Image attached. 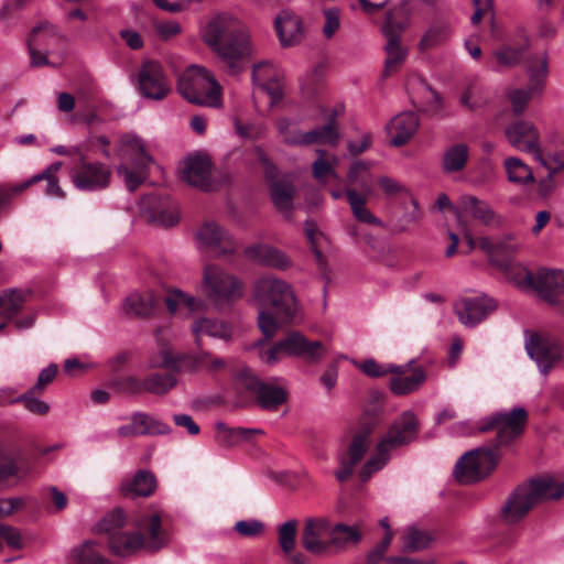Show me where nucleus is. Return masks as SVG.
<instances>
[{"label":"nucleus","instance_id":"obj_1","mask_svg":"<svg viewBox=\"0 0 564 564\" xmlns=\"http://www.w3.org/2000/svg\"><path fill=\"white\" fill-rule=\"evenodd\" d=\"M202 39L217 55L224 70L240 74L256 53L248 28L235 17L223 13L212 18L200 31Z\"/></svg>","mask_w":564,"mask_h":564},{"label":"nucleus","instance_id":"obj_2","mask_svg":"<svg viewBox=\"0 0 564 564\" xmlns=\"http://www.w3.org/2000/svg\"><path fill=\"white\" fill-rule=\"evenodd\" d=\"M254 301L261 306H270L278 317L270 311L261 308L258 314V326L263 336L273 337L281 324L295 319L297 301L294 291L286 281L271 274L260 276L253 285Z\"/></svg>","mask_w":564,"mask_h":564},{"label":"nucleus","instance_id":"obj_3","mask_svg":"<svg viewBox=\"0 0 564 564\" xmlns=\"http://www.w3.org/2000/svg\"><path fill=\"white\" fill-rule=\"evenodd\" d=\"M177 91L188 102L210 108L223 105V89L205 67L191 65L178 76Z\"/></svg>","mask_w":564,"mask_h":564},{"label":"nucleus","instance_id":"obj_4","mask_svg":"<svg viewBox=\"0 0 564 564\" xmlns=\"http://www.w3.org/2000/svg\"><path fill=\"white\" fill-rule=\"evenodd\" d=\"M202 286L206 299L216 305L236 301L243 295V283L215 264L204 267Z\"/></svg>","mask_w":564,"mask_h":564},{"label":"nucleus","instance_id":"obj_5","mask_svg":"<svg viewBox=\"0 0 564 564\" xmlns=\"http://www.w3.org/2000/svg\"><path fill=\"white\" fill-rule=\"evenodd\" d=\"M527 422L528 412L524 408L518 406L509 412H497L484 419L478 426V431L481 433L496 431V444L492 448H497V452H499V447L509 445L522 435Z\"/></svg>","mask_w":564,"mask_h":564},{"label":"nucleus","instance_id":"obj_6","mask_svg":"<svg viewBox=\"0 0 564 564\" xmlns=\"http://www.w3.org/2000/svg\"><path fill=\"white\" fill-rule=\"evenodd\" d=\"M499 459L497 448L479 447L465 453L456 463L454 476L460 484H474L487 477Z\"/></svg>","mask_w":564,"mask_h":564},{"label":"nucleus","instance_id":"obj_7","mask_svg":"<svg viewBox=\"0 0 564 564\" xmlns=\"http://www.w3.org/2000/svg\"><path fill=\"white\" fill-rule=\"evenodd\" d=\"M518 286L533 289L551 304L556 303V296L564 294V272L562 270L540 269L536 273L523 268L514 278Z\"/></svg>","mask_w":564,"mask_h":564},{"label":"nucleus","instance_id":"obj_8","mask_svg":"<svg viewBox=\"0 0 564 564\" xmlns=\"http://www.w3.org/2000/svg\"><path fill=\"white\" fill-rule=\"evenodd\" d=\"M257 156L263 166L265 181L274 207L284 214H290L293 208L295 187L286 175H280L279 169L271 162L264 151L257 149Z\"/></svg>","mask_w":564,"mask_h":564},{"label":"nucleus","instance_id":"obj_9","mask_svg":"<svg viewBox=\"0 0 564 564\" xmlns=\"http://www.w3.org/2000/svg\"><path fill=\"white\" fill-rule=\"evenodd\" d=\"M421 424L416 414L406 410L393 419L388 431L382 437L381 448L395 451L414 443L420 433Z\"/></svg>","mask_w":564,"mask_h":564},{"label":"nucleus","instance_id":"obj_10","mask_svg":"<svg viewBox=\"0 0 564 564\" xmlns=\"http://www.w3.org/2000/svg\"><path fill=\"white\" fill-rule=\"evenodd\" d=\"M237 384L254 395L258 404L264 410H275L288 399L284 388L261 381L248 369L240 371Z\"/></svg>","mask_w":564,"mask_h":564},{"label":"nucleus","instance_id":"obj_11","mask_svg":"<svg viewBox=\"0 0 564 564\" xmlns=\"http://www.w3.org/2000/svg\"><path fill=\"white\" fill-rule=\"evenodd\" d=\"M73 185L83 192H97L107 188L111 180V170L100 162H88L82 155L80 161L70 171Z\"/></svg>","mask_w":564,"mask_h":564},{"label":"nucleus","instance_id":"obj_12","mask_svg":"<svg viewBox=\"0 0 564 564\" xmlns=\"http://www.w3.org/2000/svg\"><path fill=\"white\" fill-rule=\"evenodd\" d=\"M138 85L142 96L153 100H163L171 93L163 65L154 59L142 62L138 73Z\"/></svg>","mask_w":564,"mask_h":564},{"label":"nucleus","instance_id":"obj_13","mask_svg":"<svg viewBox=\"0 0 564 564\" xmlns=\"http://www.w3.org/2000/svg\"><path fill=\"white\" fill-rule=\"evenodd\" d=\"M525 350L544 375L562 359V346L560 341L554 337L538 333H532L527 337Z\"/></svg>","mask_w":564,"mask_h":564},{"label":"nucleus","instance_id":"obj_14","mask_svg":"<svg viewBox=\"0 0 564 564\" xmlns=\"http://www.w3.org/2000/svg\"><path fill=\"white\" fill-rule=\"evenodd\" d=\"M508 143L518 151L532 154L534 158L541 149V133L534 122L517 119L503 129Z\"/></svg>","mask_w":564,"mask_h":564},{"label":"nucleus","instance_id":"obj_15","mask_svg":"<svg viewBox=\"0 0 564 564\" xmlns=\"http://www.w3.org/2000/svg\"><path fill=\"white\" fill-rule=\"evenodd\" d=\"M497 308V302L485 294L464 296L454 303V313L466 327H475Z\"/></svg>","mask_w":564,"mask_h":564},{"label":"nucleus","instance_id":"obj_16","mask_svg":"<svg viewBox=\"0 0 564 564\" xmlns=\"http://www.w3.org/2000/svg\"><path fill=\"white\" fill-rule=\"evenodd\" d=\"M332 528L325 517L307 518L301 536L303 547L313 555L326 554L332 546Z\"/></svg>","mask_w":564,"mask_h":564},{"label":"nucleus","instance_id":"obj_17","mask_svg":"<svg viewBox=\"0 0 564 564\" xmlns=\"http://www.w3.org/2000/svg\"><path fill=\"white\" fill-rule=\"evenodd\" d=\"M196 238L202 247L216 257L230 256L237 250L234 237L214 221L205 223L196 232Z\"/></svg>","mask_w":564,"mask_h":564},{"label":"nucleus","instance_id":"obj_18","mask_svg":"<svg viewBox=\"0 0 564 564\" xmlns=\"http://www.w3.org/2000/svg\"><path fill=\"white\" fill-rule=\"evenodd\" d=\"M404 26L402 23H395L392 14L388 13L386 21L382 25V32L387 37L386 52L387 58L384 62L383 74L389 76L398 70L406 57V50L400 44V33Z\"/></svg>","mask_w":564,"mask_h":564},{"label":"nucleus","instance_id":"obj_19","mask_svg":"<svg viewBox=\"0 0 564 564\" xmlns=\"http://www.w3.org/2000/svg\"><path fill=\"white\" fill-rule=\"evenodd\" d=\"M171 431V426L159 419L145 412H134L130 416V423L119 426L117 434L121 438H132L147 435H166Z\"/></svg>","mask_w":564,"mask_h":564},{"label":"nucleus","instance_id":"obj_20","mask_svg":"<svg viewBox=\"0 0 564 564\" xmlns=\"http://www.w3.org/2000/svg\"><path fill=\"white\" fill-rule=\"evenodd\" d=\"M530 492L532 491L522 484L508 496L500 509L501 522L516 524L528 516L534 507Z\"/></svg>","mask_w":564,"mask_h":564},{"label":"nucleus","instance_id":"obj_21","mask_svg":"<svg viewBox=\"0 0 564 564\" xmlns=\"http://www.w3.org/2000/svg\"><path fill=\"white\" fill-rule=\"evenodd\" d=\"M134 524L138 529L137 532L142 533L144 551L153 553L167 545L169 535L162 528L161 518L158 513L143 514Z\"/></svg>","mask_w":564,"mask_h":564},{"label":"nucleus","instance_id":"obj_22","mask_svg":"<svg viewBox=\"0 0 564 564\" xmlns=\"http://www.w3.org/2000/svg\"><path fill=\"white\" fill-rule=\"evenodd\" d=\"M245 257L251 262L276 270H288L292 267L291 259L280 249L267 245L254 243L243 251Z\"/></svg>","mask_w":564,"mask_h":564},{"label":"nucleus","instance_id":"obj_23","mask_svg":"<svg viewBox=\"0 0 564 564\" xmlns=\"http://www.w3.org/2000/svg\"><path fill=\"white\" fill-rule=\"evenodd\" d=\"M210 167L212 163L207 156L202 154L191 155L184 161L182 180L203 191H210Z\"/></svg>","mask_w":564,"mask_h":564},{"label":"nucleus","instance_id":"obj_24","mask_svg":"<svg viewBox=\"0 0 564 564\" xmlns=\"http://www.w3.org/2000/svg\"><path fill=\"white\" fill-rule=\"evenodd\" d=\"M524 69L528 76L527 87L531 89V93L538 94V97H542L550 73L547 53L542 52L530 55L525 59Z\"/></svg>","mask_w":564,"mask_h":564},{"label":"nucleus","instance_id":"obj_25","mask_svg":"<svg viewBox=\"0 0 564 564\" xmlns=\"http://www.w3.org/2000/svg\"><path fill=\"white\" fill-rule=\"evenodd\" d=\"M275 30L283 47L297 45L304 39L301 18L288 11H282L276 17Z\"/></svg>","mask_w":564,"mask_h":564},{"label":"nucleus","instance_id":"obj_26","mask_svg":"<svg viewBox=\"0 0 564 564\" xmlns=\"http://www.w3.org/2000/svg\"><path fill=\"white\" fill-rule=\"evenodd\" d=\"M419 118L414 112L408 111L395 116L388 126L390 142L394 147L405 144L417 131Z\"/></svg>","mask_w":564,"mask_h":564},{"label":"nucleus","instance_id":"obj_27","mask_svg":"<svg viewBox=\"0 0 564 564\" xmlns=\"http://www.w3.org/2000/svg\"><path fill=\"white\" fill-rule=\"evenodd\" d=\"M412 361L403 367H406L404 373L392 372L394 376L391 377L389 386L391 391L397 395H405L416 391L426 379L425 371L422 367H415L411 373L408 375L409 366Z\"/></svg>","mask_w":564,"mask_h":564},{"label":"nucleus","instance_id":"obj_28","mask_svg":"<svg viewBox=\"0 0 564 564\" xmlns=\"http://www.w3.org/2000/svg\"><path fill=\"white\" fill-rule=\"evenodd\" d=\"M142 533L121 531L108 541L109 550L117 556H130L143 550Z\"/></svg>","mask_w":564,"mask_h":564},{"label":"nucleus","instance_id":"obj_29","mask_svg":"<svg viewBox=\"0 0 564 564\" xmlns=\"http://www.w3.org/2000/svg\"><path fill=\"white\" fill-rule=\"evenodd\" d=\"M192 332L197 345L200 344V337L203 335L225 340L230 339L232 335V328L229 324L217 318L208 317L196 319L192 325Z\"/></svg>","mask_w":564,"mask_h":564},{"label":"nucleus","instance_id":"obj_30","mask_svg":"<svg viewBox=\"0 0 564 564\" xmlns=\"http://www.w3.org/2000/svg\"><path fill=\"white\" fill-rule=\"evenodd\" d=\"M463 209L474 219L480 221L485 226H499L500 218L494 209L484 200L473 195H465L460 198Z\"/></svg>","mask_w":564,"mask_h":564},{"label":"nucleus","instance_id":"obj_31","mask_svg":"<svg viewBox=\"0 0 564 564\" xmlns=\"http://www.w3.org/2000/svg\"><path fill=\"white\" fill-rule=\"evenodd\" d=\"M156 488L155 476L148 470H139L135 475L121 484V491L124 496L149 497Z\"/></svg>","mask_w":564,"mask_h":564},{"label":"nucleus","instance_id":"obj_32","mask_svg":"<svg viewBox=\"0 0 564 564\" xmlns=\"http://www.w3.org/2000/svg\"><path fill=\"white\" fill-rule=\"evenodd\" d=\"M532 492L531 499L534 506L544 500H555L564 495V484H560L550 478L530 480L523 484Z\"/></svg>","mask_w":564,"mask_h":564},{"label":"nucleus","instance_id":"obj_33","mask_svg":"<svg viewBox=\"0 0 564 564\" xmlns=\"http://www.w3.org/2000/svg\"><path fill=\"white\" fill-rule=\"evenodd\" d=\"M507 180L516 185L528 186L535 183L532 169L518 156H508L503 161Z\"/></svg>","mask_w":564,"mask_h":564},{"label":"nucleus","instance_id":"obj_34","mask_svg":"<svg viewBox=\"0 0 564 564\" xmlns=\"http://www.w3.org/2000/svg\"><path fill=\"white\" fill-rule=\"evenodd\" d=\"M217 440L223 446L231 447L247 442L254 434H262V430L247 427H229L224 422L216 423Z\"/></svg>","mask_w":564,"mask_h":564},{"label":"nucleus","instance_id":"obj_35","mask_svg":"<svg viewBox=\"0 0 564 564\" xmlns=\"http://www.w3.org/2000/svg\"><path fill=\"white\" fill-rule=\"evenodd\" d=\"M339 140V133L336 120L332 119L326 124L317 127L311 131L304 132L299 140L292 139L291 142H304L305 145L313 143L336 145Z\"/></svg>","mask_w":564,"mask_h":564},{"label":"nucleus","instance_id":"obj_36","mask_svg":"<svg viewBox=\"0 0 564 564\" xmlns=\"http://www.w3.org/2000/svg\"><path fill=\"white\" fill-rule=\"evenodd\" d=\"M158 304L159 297L152 292L131 294L126 299L123 310L126 314L144 317L149 316Z\"/></svg>","mask_w":564,"mask_h":564},{"label":"nucleus","instance_id":"obj_37","mask_svg":"<svg viewBox=\"0 0 564 564\" xmlns=\"http://www.w3.org/2000/svg\"><path fill=\"white\" fill-rule=\"evenodd\" d=\"M452 36L451 24L446 21H435L423 34L419 47L423 51L445 44Z\"/></svg>","mask_w":564,"mask_h":564},{"label":"nucleus","instance_id":"obj_38","mask_svg":"<svg viewBox=\"0 0 564 564\" xmlns=\"http://www.w3.org/2000/svg\"><path fill=\"white\" fill-rule=\"evenodd\" d=\"M121 143L123 145V155L127 161L126 164H135L140 166H149L152 158L145 152L142 140L134 135L122 137Z\"/></svg>","mask_w":564,"mask_h":564},{"label":"nucleus","instance_id":"obj_39","mask_svg":"<svg viewBox=\"0 0 564 564\" xmlns=\"http://www.w3.org/2000/svg\"><path fill=\"white\" fill-rule=\"evenodd\" d=\"M165 304L172 314L177 312L180 308H185L188 313H194L203 311L206 307V304L203 300L186 294L181 290L170 291L165 297Z\"/></svg>","mask_w":564,"mask_h":564},{"label":"nucleus","instance_id":"obj_40","mask_svg":"<svg viewBox=\"0 0 564 564\" xmlns=\"http://www.w3.org/2000/svg\"><path fill=\"white\" fill-rule=\"evenodd\" d=\"M469 158V148L465 143L449 147L443 154L442 166L446 173H455L465 169Z\"/></svg>","mask_w":564,"mask_h":564},{"label":"nucleus","instance_id":"obj_41","mask_svg":"<svg viewBox=\"0 0 564 564\" xmlns=\"http://www.w3.org/2000/svg\"><path fill=\"white\" fill-rule=\"evenodd\" d=\"M26 292L21 290H8L0 293V316L13 319L22 310Z\"/></svg>","mask_w":564,"mask_h":564},{"label":"nucleus","instance_id":"obj_42","mask_svg":"<svg viewBox=\"0 0 564 564\" xmlns=\"http://www.w3.org/2000/svg\"><path fill=\"white\" fill-rule=\"evenodd\" d=\"M72 556L76 564H111L100 552V545L94 541H85L75 547Z\"/></svg>","mask_w":564,"mask_h":564},{"label":"nucleus","instance_id":"obj_43","mask_svg":"<svg viewBox=\"0 0 564 564\" xmlns=\"http://www.w3.org/2000/svg\"><path fill=\"white\" fill-rule=\"evenodd\" d=\"M528 47V39H524L518 45L506 44L495 52V58L503 67H514L522 61Z\"/></svg>","mask_w":564,"mask_h":564},{"label":"nucleus","instance_id":"obj_44","mask_svg":"<svg viewBox=\"0 0 564 564\" xmlns=\"http://www.w3.org/2000/svg\"><path fill=\"white\" fill-rule=\"evenodd\" d=\"M354 216L361 223L380 224V221L366 207L367 198L355 188L348 187L345 192Z\"/></svg>","mask_w":564,"mask_h":564},{"label":"nucleus","instance_id":"obj_45","mask_svg":"<svg viewBox=\"0 0 564 564\" xmlns=\"http://www.w3.org/2000/svg\"><path fill=\"white\" fill-rule=\"evenodd\" d=\"M361 540V533L355 525L337 523L332 528V546L343 549L347 544H357Z\"/></svg>","mask_w":564,"mask_h":564},{"label":"nucleus","instance_id":"obj_46","mask_svg":"<svg viewBox=\"0 0 564 564\" xmlns=\"http://www.w3.org/2000/svg\"><path fill=\"white\" fill-rule=\"evenodd\" d=\"M62 162L57 161L50 164L44 171L33 176V181L41 182L46 181V189L45 193L48 196L53 197H64V192L62 191L58 178L56 177V173L62 167Z\"/></svg>","mask_w":564,"mask_h":564},{"label":"nucleus","instance_id":"obj_47","mask_svg":"<svg viewBox=\"0 0 564 564\" xmlns=\"http://www.w3.org/2000/svg\"><path fill=\"white\" fill-rule=\"evenodd\" d=\"M126 522L127 517L124 511L120 508H116L112 511L108 512L98 522V531L107 534L109 541L111 536L122 531V528L124 527Z\"/></svg>","mask_w":564,"mask_h":564},{"label":"nucleus","instance_id":"obj_48","mask_svg":"<svg viewBox=\"0 0 564 564\" xmlns=\"http://www.w3.org/2000/svg\"><path fill=\"white\" fill-rule=\"evenodd\" d=\"M316 153L318 158L312 165L313 176L321 182H324L327 176L338 180L339 176L334 169L338 159L335 155L330 160L326 159V151L322 149H317Z\"/></svg>","mask_w":564,"mask_h":564},{"label":"nucleus","instance_id":"obj_49","mask_svg":"<svg viewBox=\"0 0 564 564\" xmlns=\"http://www.w3.org/2000/svg\"><path fill=\"white\" fill-rule=\"evenodd\" d=\"M42 33L40 29H32L29 40H28V48L31 58V66L40 67L48 65L50 62L47 59V54L50 51L43 50L42 43Z\"/></svg>","mask_w":564,"mask_h":564},{"label":"nucleus","instance_id":"obj_50","mask_svg":"<svg viewBox=\"0 0 564 564\" xmlns=\"http://www.w3.org/2000/svg\"><path fill=\"white\" fill-rule=\"evenodd\" d=\"M487 101L484 88L476 82L467 85L459 97L460 105L470 111L484 107Z\"/></svg>","mask_w":564,"mask_h":564},{"label":"nucleus","instance_id":"obj_51","mask_svg":"<svg viewBox=\"0 0 564 564\" xmlns=\"http://www.w3.org/2000/svg\"><path fill=\"white\" fill-rule=\"evenodd\" d=\"M149 166H140L135 164H121L118 173L124 177V183L130 192L135 191L140 184L147 178Z\"/></svg>","mask_w":564,"mask_h":564},{"label":"nucleus","instance_id":"obj_52","mask_svg":"<svg viewBox=\"0 0 564 564\" xmlns=\"http://www.w3.org/2000/svg\"><path fill=\"white\" fill-rule=\"evenodd\" d=\"M145 391L152 394H165L176 384V379L171 373H153L144 378Z\"/></svg>","mask_w":564,"mask_h":564},{"label":"nucleus","instance_id":"obj_53","mask_svg":"<svg viewBox=\"0 0 564 564\" xmlns=\"http://www.w3.org/2000/svg\"><path fill=\"white\" fill-rule=\"evenodd\" d=\"M402 540L404 550L416 552L429 547L432 538L426 531L411 527L405 530Z\"/></svg>","mask_w":564,"mask_h":564},{"label":"nucleus","instance_id":"obj_54","mask_svg":"<svg viewBox=\"0 0 564 564\" xmlns=\"http://www.w3.org/2000/svg\"><path fill=\"white\" fill-rule=\"evenodd\" d=\"M507 97L511 104L513 115L519 117L525 112L530 100L538 97V94L531 93L528 87L512 88L507 91Z\"/></svg>","mask_w":564,"mask_h":564},{"label":"nucleus","instance_id":"obj_55","mask_svg":"<svg viewBox=\"0 0 564 564\" xmlns=\"http://www.w3.org/2000/svg\"><path fill=\"white\" fill-rule=\"evenodd\" d=\"M392 451L386 448L384 451L381 448V442L377 445V453L372 456L361 468L359 477L361 481H367L373 473L380 470L384 467V465L390 459V454Z\"/></svg>","mask_w":564,"mask_h":564},{"label":"nucleus","instance_id":"obj_56","mask_svg":"<svg viewBox=\"0 0 564 564\" xmlns=\"http://www.w3.org/2000/svg\"><path fill=\"white\" fill-rule=\"evenodd\" d=\"M251 76L253 85L261 88L278 80L279 73L272 63L264 61L253 65Z\"/></svg>","mask_w":564,"mask_h":564},{"label":"nucleus","instance_id":"obj_57","mask_svg":"<svg viewBox=\"0 0 564 564\" xmlns=\"http://www.w3.org/2000/svg\"><path fill=\"white\" fill-rule=\"evenodd\" d=\"M357 367L368 377L371 378H380L391 372H400L404 373L406 367L395 366L392 364L389 365H380L375 359H367L360 364H357Z\"/></svg>","mask_w":564,"mask_h":564},{"label":"nucleus","instance_id":"obj_58","mask_svg":"<svg viewBox=\"0 0 564 564\" xmlns=\"http://www.w3.org/2000/svg\"><path fill=\"white\" fill-rule=\"evenodd\" d=\"M369 434L370 431H360L354 435L347 453L344 455L351 464L357 465L367 452L369 447Z\"/></svg>","mask_w":564,"mask_h":564},{"label":"nucleus","instance_id":"obj_59","mask_svg":"<svg viewBox=\"0 0 564 564\" xmlns=\"http://www.w3.org/2000/svg\"><path fill=\"white\" fill-rule=\"evenodd\" d=\"M297 358L308 364H318L326 355V348L318 340H310L305 336Z\"/></svg>","mask_w":564,"mask_h":564},{"label":"nucleus","instance_id":"obj_60","mask_svg":"<svg viewBox=\"0 0 564 564\" xmlns=\"http://www.w3.org/2000/svg\"><path fill=\"white\" fill-rule=\"evenodd\" d=\"M534 161L546 171H554L555 174H558L564 170V149L544 155L541 148L534 156Z\"/></svg>","mask_w":564,"mask_h":564},{"label":"nucleus","instance_id":"obj_61","mask_svg":"<svg viewBox=\"0 0 564 564\" xmlns=\"http://www.w3.org/2000/svg\"><path fill=\"white\" fill-rule=\"evenodd\" d=\"M40 394L42 393L33 391V389H29L26 392L18 397L14 402H23L30 412L44 415L48 412L50 405L37 398Z\"/></svg>","mask_w":564,"mask_h":564},{"label":"nucleus","instance_id":"obj_62","mask_svg":"<svg viewBox=\"0 0 564 564\" xmlns=\"http://www.w3.org/2000/svg\"><path fill=\"white\" fill-rule=\"evenodd\" d=\"M279 544L285 554H290L295 546L296 521L290 520L279 527Z\"/></svg>","mask_w":564,"mask_h":564},{"label":"nucleus","instance_id":"obj_63","mask_svg":"<svg viewBox=\"0 0 564 564\" xmlns=\"http://www.w3.org/2000/svg\"><path fill=\"white\" fill-rule=\"evenodd\" d=\"M276 129L283 138V142L289 145H305L304 142H291L290 140H299L303 137L304 132L297 130L294 124L286 118H280L276 121Z\"/></svg>","mask_w":564,"mask_h":564},{"label":"nucleus","instance_id":"obj_64","mask_svg":"<svg viewBox=\"0 0 564 564\" xmlns=\"http://www.w3.org/2000/svg\"><path fill=\"white\" fill-rule=\"evenodd\" d=\"M304 335L299 332H291L285 338L279 340L284 356L296 357L300 354L303 344Z\"/></svg>","mask_w":564,"mask_h":564}]
</instances>
